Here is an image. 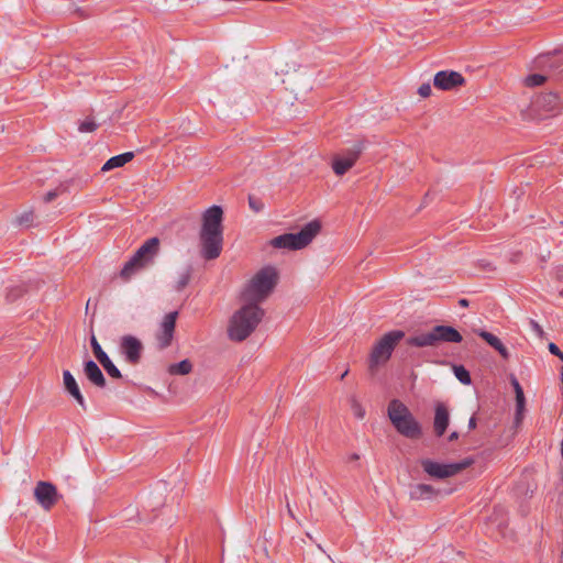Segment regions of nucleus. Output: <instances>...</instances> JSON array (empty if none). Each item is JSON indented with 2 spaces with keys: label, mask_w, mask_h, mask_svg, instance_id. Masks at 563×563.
I'll list each match as a JSON object with an SVG mask.
<instances>
[{
  "label": "nucleus",
  "mask_w": 563,
  "mask_h": 563,
  "mask_svg": "<svg viewBox=\"0 0 563 563\" xmlns=\"http://www.w3.org/2000/svg\"><path fill=\"white\" fill-rule=\"evenodd\" d=\"M200 255L206 261L220 256L223 249V210L220 206H211L201 214L199 231Z\"/></svg>",
  "instance_id": "obj_1"
},
{
  "label": "nucleus",
  "mask_w": 563,
  "mask_h": 563,
  "mask_svg": "<svg viewBox=\"0 0 563 563\" xmlns=\"http://www.w3.org/2000/svg\"><path fill=\"white\" fill-rule=\"evenodd\" d=\"M264 314V309L256 302L243 301L229 320L228 338L233 342H243L256 330Z\"/></svg>",
  "instance_id": "obj_2"
},
{
  "label": "nucleus",
  "mask_w": 563,
  "mask_h": 563,
  "mask_svg": "<svg viewBox=\"0 0 563 563\" xmlns=\"http://www.w3.org/2000/svg\"><path fill=\"white\" fill-rule=\"evenodd\" d=\"M278 280L277 271L273 266L260 269L241 292L242 301L256 302L258 306L274 290Z\"/></svg>",
  "instance_id": "obj_3"
},
{
  "label": "nucleus",
  "mask_w": 563,
  "mask_h": 563,
  "mask_svg": "<svg viewBox=\"0 0 563 563\" xmlns=\"http://www.w3.org/2000/svg\"><path fill=\"white\" fill-rule=\"evenodd\" d=\"M388 418L399 434L407 439L417 440L422 435V427L408 407L398 399L388 405Z\"/></svg>",
  "instance_id": "obj_4"
},
{
  "label": "nucleus",
  "mask_w": 563,
  "mask_h": 563,
  "mask_svg": "<svg viewBox=\"0 0 563 563\" xmlns=\"http://www.w3.org/2000/svg\"><path fill=\"white\" fill-rule=\"evenodd\" d=\"M461 333L450 325H435L429 332H422L407 339V344L417 347L438 346L442 342L460 343Z\"/></svg>",
  "instance_id": "obj_5"
},
{
  "label": "nucleus",
  "mask_w": 563,
  "mask_h": 563,
  "mask_svg": "<svg viewBox=\"0 0 563 563\" xmlns=\"http://www.w3.org/2000/svg\"><path fill=\"white\" fill-rule=\"evenodd\" d=\"M405 338L402 330L385 333L373 346L368 357V369L374 374L378 366L387 363L396 345Z\"/></svg>",
  "instance_id": "obj_6"
},
{
  "label": "nucleus",
  "mask_w": 563,
  "mask_h": 563,
  "mask_svg": "<svg viewBox=\"0 0 563 563\" xmlns=\"http://www.w3.org/2000/svg\"><path fill=\"white\" fill-rule=\"evenodd\" d=\"M318 220L307 223L298 233H285L274 238L271 245L275 249L301 250L306 247L320 232Z\"/></svg>",
  "instance_id": "obj_7"
},
{
  "label": "nucleus",
  "mask_w": 563,
  "mask_h": 563,
  "mask_svg": "<svg viewBox=\"0 0 563 563\" xmlns=\"http://www.w3.org/2000/svg\"><path fill=\"white\" fill-rule=\"evenodd\" d=\"M473 463L474 460L472 457H466L460 462L448 464L439 463L431 459H422L420 461V465L423 472L430 477L437 479H444L455 476L456 474L470 467Z\"/></svg>",
  "instance_id": "obj_8"
},
{
  "label": "nucleus",
  "mask_w": 563,
  "mask_h": 563,
  "mask_svg": "<svg viewBox=\"0 0 563 563\" xmlns=\"http://www.w3.org/2000/svg\"><path fill=\"white\" fill-rule=\"evenodd\" d=\"M531 109L540 119L554 115L560 110V98L554 92L540 93L532 100Z\"/></svg>",
  "instance_id": "obj_9"
},
{
  "label": "nucleus",
  "mask_w": 563,
  "mask_h": 563,
  "mask_svg": "<svg viewBox=\"0 0 563 563\" xmlns=\"http://www.w3.org/2000/svg\"><path fill=\"white\" fill-rule=\"evenodd\" d=\"M178 318V311H172L164 316L159 323L158 330L156 331L155 339L159 350H165L170 346L176 328V320Z\"/></svg>",
  "instance_id": "obj_10"
},
{
  "label": "nucleus",
  "mask_w": 563,
  "mask_h": 563,
  "mask_svg": "<svg viewBox=\"0 0 563 563\" xmlns=\"http://www.w3.org/2000/svg\"><path fill=\"white\" fill-rule=\"evenodd\" d=\"M57 488L51 482L40 481L34 488L36 503L46 511L51 510L59 500Z\"/></svg>",
  "instance_id": "obj_11"
},
{
  "label": "nucleus",
  "mask_w": 563,
  "mask_h": 563,
  "mask_svg": "<svg viewBox=\"0 0 563 563\" xmlns=\"http://www.w3.org/2000/svg\"><path fill=\"white\" fill-rule=\"evenodd\" d=\"M119 347L128 364L137 365L141 362L144 346L136 336L131 334L123 335Z\"/></svg>",
  "instance_id": "obj_12"
},
{
  "label": "nucleus",
  "mask_w": 563,
  "mask_h": 563,
  "mask_svg": "<svg viewBox=\"0 0 563 563\" xmlns=\"http://www.w3.org/2000/svg\"><path fill=\"white\" fill-rule=\"evenodd\" d=\"M363 148V143H357L353 148L347 150L343 156H334L332 161V169L335 175L342 176L351 169L358 159Z\"/></svg>",
  "instance_id": "obj_13"
},
{
  "label": "nucleus",
  "mask_w": 563,
  "mask_h": 563,
  "mask_svg": "<svg viewBox=\"0 0 563 563\" xmlns=\"http://www.w3.org/2000/svg\"><path fill=\"white\" fill-rule=\"evenodd\" d=\"M465 78L459 71L454 70H441L434 75L433 85L440 90H454L461 86H464Z\"/></svg>",
  "instance_id": "obj_14"
},
{
  "label": "nucleus",
  "mask_w": 563,
  "mask_h": 563,
  "mask_svg": "<svg viewBox=\"0 0 563 563\" xmlns=\"http://www.w3.org/2000/svg\"><path fill=\"white\" fill-rule=\"evenodd\" d=\"M159 250V239L151 238L146 240L131 257L144 268L150 265Z\"/></svg>",
  "instance_id": "obj_15"
},
{
  "label": "nucleus",
  "mask_w": 563,
  "mask_h": 563,
  "mask_svg": "<svg viewBox=\"0 0 563 563\" xmlns=\"http://www.w3.org/2000/svg\"><path fill=\"white\" fill-rule=\"evenodd\" d=\"M90 345L96 358L102 365L108 375L112 378H122L120 369L113 364L108 354L102 350L93 334L90 338Z\"/></svg>",
  "instance_id": "obj_16"
},
{
  "label": "nucleus",
  "mask_w": 563,
  "mask_h": 563,
  "mask_svg": "<svg viewBox=\"0 0 563 563\" xmlns=\"http://www.w3.org/2000/svg\"><path fill=\"white\" fill-rule=\"evenodd\" d=\"M450 423V413L443 402H438L434 410L433 430L437 437H442Z\"/></svg>",
  "instance_id": "obj_17"
},
{
  "label": "nucleus",
  "mask_w": 563,
  "mask_h": 563,
  "mask_svg": "<svg viewBox=\"0 0 563 563\" xmlns=\"http://www.w3.org/2000/svg\"><path fill=\"white\" fill-rule=\"evenodd\" d=\"M63 383H64L65 390L71 397H74V399L77 401V404L84 410H86L87 409L86 401H85V398L79 389V386H78L75 377L73 376V374L67 369L63 372Z\"/></svg>",
  "instance_id": "obj_18"
},
{
  "label": "nucleus",
  "mask_w": 563,
  "mask_h": 563,
  "mask_svg": "<svg viewBox=\"0 0 563 563\" xmlns=\"http://www.w3.org/2000/svg\"><path fill=\"white\" fill-rule=\"evenodd\" d=\"M84 373L87 379L98 388H104L107 386V380L104 378L103 373L99 368L96 362L92 360L86 361L84 363Z\"/></svg>",
  "instance_id": "obj_19"
},
{
  "label": "nucleus",
  "mask_w": 563,
  "mask_h": 563,
  "mask_svg": "<svg viewBox=\"0 0 563 563\" xmlns=\"http://www.w3.org/2000/svg\"><path fill=\"white\" fill-rule=\"evenodd\" d=\"M439 490L429 484H416L410 486L409 497L412 500L432 499L438 496Z\"/></svg>",
  "instance_id": "obj_20"
},
{
  "label": "nucleus",
  "mask_w": 563,
  "mask_h": 563,
  "mask_svg": "<svg viewBox=\"0 0 563 563\" xmlns=\"http://www.w3.org/2000/svg\"><path fill=\"white\" fill-rule=\"evenodd\" d=\"M134 157V153L133 152H125L123 154H120V155H115L111 158H109L102 166L101 170L102 172H108V170H111L113 168H118V167H122L124 166L126 163H129L130 161H132Z\"/></svg>",
  "instance_id": "obj_21"
},
{
  "label": "nucleus",
  "mask_w": 563,
  "mask_h": 563,
  "mask_svg": "<svg viewBox=\"0 0 563 563\" xmlns=\"http://www.w3.org/2000/svg\"><path fill=\"white\" fill-rule=\"evenodd\" d=\"M478 335L483 340H485L492 347H494L496 351H498L499 354L505 360H507L509 357L508 350L506 349V346L503 344V342L496 335H494L490 332L484 331V330L479 331Z\"/></svg>",
  "instance_id": "obj_22"
},
{
  "label": "nucleus",
  "mask_w": 563,
  "mask_h": 563,
  "mask_svg": "<svg viewBox=\"0 0 563 563\" xmlns=\"http://www.w3.org/2000/svg\"><path fill=\"white\" fill-rule=\"evenodd\" d=\"M144 267L139 263H135L132 258H130L120 271V278L124 282L130 280L136 273L142 271Z\"/></svg>",
  "instance_id": "obj_23"
},
{
  "label": "nucleus",
  "mask_w": 563,
  "mask_h": 563,
  "mask_svg": "<svg viewBox=\"0 0 563 563\" xmlns=\"http://www.w3.org/2000/svg\"><path fill=\"white\" fill-rule=\"evenodd\" d=\"M192 371V363L189 360H183L179 363L170 364L167 368L170 375H187Z\"/></svg>",
  "instance_id": "obj_24"
},
{
  "label": "nucleus",
  "mask_w": 563,
  "mask_h": 563,
  "mask_svg": "<svg viewBox=\"0 0 563 563\" xmlns=\"http://www.w3.org/2000/svg\"><path fill=\"white\" fill-rule=\"evenodd\" d=\"M34 221V211L32 209L22 212L18 216L14 222L20 227L30 228Z\"/></svg>",
  "instance_id": "obj_25"
},
{
  "label": "nucleus",
  "mask_w": 563,
  "mask_h": 563,
  "mask_svg": "<svg viewBox=\"0 0 563 563\" xmlns=\"http://www.w3.org/2000/svg\"><path fill=\"white\" fill-rule=\"evenodd\" d=\"M455 377L464 385H470L472 379L470 372L463 365H455L453 367Z\"/></svg>",
  "instance_id": "obj_26"
},
{
  "label": "nucleus",
  "mask_w": 563,
  "mask_h": 563,
  "mask_svg": "<svg viewBox=\"0 0 563 563\" xmlns=\"http://www.w3.org/2000/svg\"><path fill=\"white\" fill-rule=\"evenodd\" d=\"M24 292H25V287L22 285H16V286H12V287L8 288L5 297H7L8 301L12 302V301H15L16 299H19L20 297H22Z\"/></svg>",
  "instance_id": "obj_27"
},
{
  "label": "nucleus",
  "mask_w": 563,
  "mask_h": 563,
  "mask_svg": "<svg viewBox=\"0 0 563 563\" xmlns=\"http://www.w3.org/2000/svg\"><path fill=\"white\" fill-rule=\"evenodd\" d=\"M97 128H98V124L95 122L93 118H86L78 125V130L81 133H91V132L96 131Z\"/></svg>",
  "instance_id": "obj_28"
},
{
  "label": "nucleus",
  "mask_w": 563,
  "mask_h": 563,
  "mask_svg": "<svg viewBox=\"0 0 563 563\" xmlns=\"http://www.w3.org/2000/svg\"><path fill=\"white\" fill-rule=\"evenodd\" d=\"M351 410L355 418L363 419L365 417V409L361 405V402L355 398L352 397L350 399Z\"/></svg>",
  "instance_id": "obj_29"
},
{
  "label": "nucleus",
  "mask_w": 563,
  "mask_h": 563,
  "mask_svg": "<svg viewBox=\"0 0 563 563\" xmlns=\"http://www.w3.org/2000/svg\"><path fill=\"white\" fill-rule=\"evenodd\" d=\"M190 278H191V269L188 268V269H186V272L180 274V276L177 280V284H176V290L181 291L184 288H186L190 282Z\"/></svg>",
  "instance_id": "obj_30"
},
{
  "label": "nucleus",
  "mask_w": 563,
  "mask_h": 563,
  "mask_svg": "<svg viewBox=\"0 0 563 563\" xmlns=\"http://www.w3.org/2000/svg\"><path fill=\"white\" fill-rule=\"evenodd\" d=\"M545 81V77L540 74H532L526 77L525 84L528 87L541 86Z\"/></svg>",
  "instance_id": "obj_31"
},
{
  "label": "nucleus",
  "mask_w": 563,
  "mask_h": 563,
  "mask_svg": "<svg viewBox=\"0 0 563 563\" xmlns=\"http://www.w3.org/2000/svg\"><path fill=\"white\" fill-rule=\"evenodd\" d=\"M249 206L256 213L264 209V202L255 196H249Z\"/></svg>",
  "instance_id": "obj_32"
},
{
  "label": "nucleus",
  "mask_w": 563,
  "mask_h": 563,
  "mask_svg": "<svg viewBox=\"0 0 563 563\" xmlns=\"http://www.w3.org/2000/svg\"><path fill=\"white\" fill-rule=\"evenodd\" d=\"M525 410V395L519 397L516 396V418L519 420Z\"/></svg>",
  "instance_id": "obj_33"
},
{
  "label": "nucleus",
  "mask_w": 563,
  "mask_h": 563,
  "mask_svg": "<svg viewBox=\"0 0 563 563\" xmlns=\"http://www.w3.org/2000/svg\"><path fill=\"white\" fill-rule=\"evenodd\" d=\"M431 92H432V89H431V86L429 82L427 84H422L419 89H418V93L420 95V97L422 98H428L431 96Z\"/></svg>",
  "instance_id": "obj_34"
},
{
  "label": "nucleus",
  "mask_w": 563,
  "mask_h": 563,
  "mask_svg": "<svg viewBox=\"0 0 563 563\" xmlns=\"http://www.w3.org/2000/svg\"><path fill=\"white\" fill-rule=\"evenodd\" d=\"M549 351L556 355L561 361H563V352L559 349V346L555 343L549 344Z\"/></svg>",
  "instance_id": "obj_35"
},
{
  "label": "nucleus",
  "mask_w": 563,
  "mask_h": 563,
  "mask_svg": "<svg viewBox=\"0 0 563 563\" xmlns=\"http://www.w3.org/2000/svg\"><path fill=\"white\" fill-rule=\"evenodd\" d=\"M512 385L515 388L516 396H519V397L523 396V390H522L519 382L516 378L512 379Z\"/></svg>",
  "instance_id": "obj_36"
},
{
  "label": "nucleus",
  "mask_w": 563,
  "mask_h": 563,
  "mask_svg": "<svg viewBox=\"0 0 563 563\" xmlns=\"http://www.w3.org/2000/svg\"><path fill=\"white\" fill-rule=\"evenodd\" d=\"M512 385L515 388L516 396H519V397L523 396V390H522L519 382L516 378L512 379Z\"/></svg>",
  "instance_id": "obj_37"
},
{
  "label": "nucleus",
  "mask_w": 563,
  "mask_h": 563,
  "mask_svg": "<svg viewBox=\"0 0 563 563\" xmlns=\"http://www.w3.org/2000/svg\"><path fill=\"white\" fill-rule=\"evenodd\" d=\"M58 196V194L55 191V190H52V191H48L45 196H44V201L47 203V202H51L53 201L56 197Z\"/></svg>",
  "instance_id": "obj_38"
},
{
  "label": "nucleus",
  "mask_w": 563,
  "mask_h": 563,
  "mask_svg": "<svg viewBox=\"0 0 563 563\" xmlns=\"http://www.w3.org/2000/svg\"><path fill=\"white\" fill-rule=\"evenodd\" d=\"M286 507H287V512H288L289 517H290L291 519H294V520H297V518H296V516H295V514H294V511H292V509H291V507H290L289 501H287V503H286Z\"/></svg>",
  "instance_id": "obj_39"
},
{
  "label": "nucleus",
  "mask_w": 563,
  "mask_h": 563,
  "mask_svg": "<svg viewBox=\"0 0 563 563\" xmlns=\"http://www.w3.org/2000/svg\"><path fill=\"white\" fill-rule=\"evenodd\" d=\"M476 424H477V422H476V418H475V417H471V419L468 420V429H470V430L475 429V428H476Z\"/></svg>",
  "instance_id": "obj_40"
},
{
  "label": "nucleus",
  "mask_w": 563,
  "mask_h": 563,
  "mask_svg": "<svg viewBox=\"0 0 563 563\" xmlns=\"http://www.w3.org/2000/svg\"><path fill=\"white\" fill-rule=\"evenodd\" d=\"M531 325H532V329L538 332V333H542V328L533 320H531Z\"/></svg>",
  "instance_id": "obj_41"
},
{
  "label": "nucleus",
  "mask_w": 563,
  "mask_h": 563,
  "mask_svg": "<svg viewBox=\"0 0 563 563\" xmlns=\"http://www.w3.org/2000/svg\"><path fill=\"white\" fill-rule=\"evenodd\" d=\"M459 439V433L456 431H453L452 433H450L448 440L449 441H455Z\"/></svg>",
  "instance_id": "obj_42"
},
{
  "label": "nucleus",
  "mask_w": 563,
  "mask_h": 563,
  "mask_svg": "<svg viewBox=\"0 0 563 563\" xmlns=\"http://www.w3.org/2000/svg\"><path fill=\"white\" fill-rule=\"evenodd\" d=\"M459 305H460L461 307H464V308H465V307H468L470 301H468L467 299H465V298H461V299L459 300Z\"/></svg>",
  "instance_id": "obj_43"
},
{
  "label": "nucleus",
  "mask_w": 563,
  "mask_h": 563,
  "mask_svg": "<svg viewBox=\"0 0 563 563\" xmlns=\"http://www.w3.org/2000/svg\"><path fill=\"white\" fill-rule=\"evenodd\" d=\"M360 460V455L357 453H352L350 456H349V461H357Z\"/></svg>",
  "instance_id": "obj_44"
},
{
  "label": "nucleus",
  "mask_w": 563,
  "mask_h": 563,
  "mask_svg": "<svg viewBox=\"0 0 563 563\" xmlns=\"http://www.w3.org/2000/svg\"><path fill=\"white\" fill-rule=\"evenodd\" d=\"M556 274H558V278L563 282V267L559 268Z\"/></svg>",
  "instance_id": "obj_45"
},
{
  "label": "nucleus",
  "mask_w": 563,
  "mask_h": 563,
  "mask_svg": "<svg viewBox=\"0 0 563 563\" xmlns=\"http://www.w3.org/2000/svg\"><path fill=\"white\" fill-rule=\"evenodd\" d=\"M347 371H345L342 375H341V379H343L346 375H347Z\"/></svg>",
  "instance_id": "obj_46"
},
{
  "label": "nucleus",
  "mask_w": 563,
  "mask_h": 563,
  "mask_svg": "<svg viewBox=\"0 0 563 563\" xmlns=\"http://www.w3.org/2000/svg\"><path fill=\"white\" fill-rule=\"evenodd\" d=\"M490 267V263H487V265H485V268H488ZM488 271H492V268H489Z\"/></svg>",
  "instance_id": "obj_47"
},
{
  "label": "nucleus",
  "mask_w": 563,
  "mask_h": 563,
  "mask_svg": "<svg viewBox=\"0 0 563 563\" xmlns=\"http://www.w3.org/2000/svg\"><path fill=\"white\" fill-rule=\"evenodd\" d=\"M490 267V263H487V265H485V268H488ZM488 271H492V268H489Z\"/></svg>",
  "instance_id": "obj_48"
},
{
  "label": "nucleus",
  "mask_w": 563,
  "mask_h": 563,
  "mask_svg": "<svg viewBox=\"0 0 563 563\" xmlns=\"http://www.w3.org/2000/svg\"><path fill=\"white\" fill-rule=\"evenodd\" d=\"M78 12L80 13L81 18H86L87 15L82 14L81 11L78 10Z\"/></svg>",
  "instance_id": "obj_49"
}]
</instances>
